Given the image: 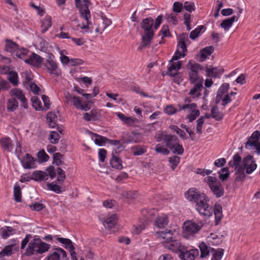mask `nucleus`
Listing matches in <instances>:
<instances>
[{"mask_svg": "<svg viewBox=\"0 0 260 260\" xmlns=\"http://www.w3.org/2000/svg\"><path fill=\"white\" fill-rule=\"evenodd\" d=\"M51 17L50 16H46L41 22V31L45 33L51 26Z\"/></svg>", "mask_w": 260, "mask_h": 260, "instance_id": "nucleus-34", "label": "nucleus"}, {"mask_svg": "<svg viewBox=\"0 0 260 260\" xmlns=\"http://www.w3.org/2000/svg\"><path fill=\"white\" fill-rule=\"evenodd\" d=\"M166 246L170 250L175 252H179L185 250V246L179 240H172Z\"/></svg>", "mask_w": 260, "mask_h": 260, "instance_id": "nucleus-21", "label": "nucleus"}, {"mask_svg": "<svg viewBox=\"0 0 260 260\" xmlns=\"http://www.w3.org/2000/svg\"><path fill=\"white\" fill-rule=\"evenodd\" d=\"M188 80L192 84L203 82V78L199 75V72L203 70L199 63L194 61L190 60L187 64Z\"/></svg>", "mask_w": 260, "mask_h": 260, "instance_id": "nucleus-4", "label": "nucleus"}, {"mask_svg": "<svg viewBox=\"0 0 260 260\" xmlns=\"http://www.w3.org/2000/svg\"><path fill=\"white\" fill-rule=\"evenodd\" d=\"M154 34V31H148L145 33V34L142 36V42L141 45L139 47V49H143L151 43Z\"/></svg>", "mask_w": 260, "mask_h": 260, "instance_id": "nucleus-23", "label": "nucleus"}, {"mask_svg": "<svg viewBox=\"0 0 260 260\" xmlns=\"http://www.w3.org/2000/svg\"><path fill=\"white\" fill-rule=\"evenodd\" d=\"M76 6L79 9L81 17L86 21V24L82 25L80 28L85 30L86 32H91L89 30L90 22L89 19L91 18L90 12L88 6L90 4L89 0H75Z\"/></svg>", "mask_w": 260, "mask_h": 260, "instance_id": "nucleus-3", "label": "nucleus"}, {"mask_svg": "<svg viewBox=\"0 0 260 260\" xmlns=\"http://www.w3.org/2000/svg\"><path fill=\"white\" fill-rule=\"evenodd\" d=\"M32 180L36 181H43L47 180L48 176L51 179L56 177V172L53 167L50 166L46 170V172L42 171H35L32 174Z\"/></svg>", "mask_w": 260, "mask_h": 260, "instance_id": "nucleus-10", "label": "nucleus"}, {"mask_svg": "<svg viewBox=\"0 0 260 260\" xmlns=\"http://www.w3.org/2000/svg\"><path fill=\"white\" fill-rule=\"evenodd\" d=\"M9 93L11 97L19 100L24 108L27 109L28 108L27 99L21 90L18 88L13 89L10 91Z\"/></svg>", "mask_w": 260, "mask_h": 260, "instance_id": "nucleus-14", "label": "nucleus"}, {"mask_svg": "<svg viewBox=\"0 0 260 260\" xmlns=\"http://www.w3.org/2000/svg\"><path fill=\"white\" fill-rule=\"evenodd\" d=\"M183 8L188 12H191L195 10V6L193 2H186L184 3Z\"/></svg>", "mask_w": 260, "mask_h": 260, "instance_id": "nucleus-63", "label": "nucleus"}, {"mask_svg": "<svg viewBox=\"0 0 260 260\" xmlns=\"http://www.w3.org/2000/svg\"><path fill=\"white\" fill-rule=\"evenodd\" d=\"M205 180L216 198H219L224 194L223 187L220 181L216 177L208 176L205 178Z\"/></svg>", "mask_w": 260, "mask_h": 260, "instance_id": "nucleus-8", "label": "nucleus"}, {"mask_svg": "<svg viewBox=\"0 0 260 260\" xmlns=\"http://www.w3.org/2000/svg\"><path fill=\"white\" fill-rule=\"evenodd\" d=\"M67 257L66 252L63 249L58 248L47 256V260H66Z\"/></svg>", "mask_w": 260, "mask_h": 260, "instance_id": "nucleus-17", "label": "nucleus"}, {"mask_svg": "<svg viewBox=\"0 0 260 260\" xmlns=\"http://www.w3.org/2000/svg\"><path fill=\"white\" fill-rule=\"evenodd\" d=\"M170 128L174 132L176 133L181 138L185 139V133L179 128L177 126L175 125H171L170 126Z\"/></svg>", "mask_w": 260, "mask_h": 260, "instance_id": "nucleus-50", "label": "nucleus"}, {"mask_svg": "<svg viewBox=\"0 0 260 260\" xmlns=\"http://www.w3.org/2000/svg\"><path fill=\"white\" fill-rule=\"evenodd\" d=\"M197 123L196 126V131L197 133L201 135L202 134V129L203 124L204 123L205 120H204V117L203 116H201L198 120H197Z\"/></svg>", "mask_w": 260, "mask_h": 260, "instance_id": "nucleus-55", "label": "nucleus"}, {"mask_svg": "<svg viewBox=\"0 0 260 260\" xmlns=\"http://www.w3.org/2000/svg\"><path fill=\"white\" fill-rule=\"evenodd\" d=\"M22 77L24 79V83L29 82L32 79L31 73L28 71H25L21 73Z\"/></svg>", "mask_w": 260, "mask_h": 260, "instance_id": "nucleus-61", "label": "nucleus"}, {"mask_svg": "<svg viewBox=\"0 0 260 260\" xmlns=\"http://www.w3.org/2000/svg\"><path fill=\"white\" fill-rule=\"evenodd\" d=\"M18 74L16 72H10L8 75V79L14 85L18 84Z\"/></svg>", "mask_w": 260, "mask_h": 260, "instance_id": "nucleus-53", "label": "nucleus"}, {"mask_svg": "<svg viewBox=\"0 0 260 260\" xmlns=\"http://www.w3.org/2000/svg\"><path fill=\"white\" fill-rule=\"evenodd\" d=\"M50 245L40 239H34L29 243L24 255L31 256L34 254H42L47 251L50 248Z\"/></svg>", "mask_w": 260, "mask_h": 260, "instance_id": "nucleus-2", "label": "nucleus"}, {"mask_svg": "<svg viewBox=\"0 0 260 260\" xmlns=\"http://www.w3.org/2000/svg\"><path fill=\"white\" fill-rule=\"evenodd\" d=\"M111 166L116 169L121 170L123 169L122 161L121 159L112 153V157L110 160Z\"/></svg>", "mask_w": 260, "mask_h": 260, "instance_id": "nucleus-33", "label": "nucleus"}, {"mask_svg": "<svg viewBox=\"0 0 260 260\" xmlns=\"http://www.w3.org/2000/svg\"><path fill=\"white\" fill-rule=\"evenodd\" d=\"M185 196L189 201L195 203V209L201 215L205 218L209 217L212 215L214 211L216 222L221 220L222 217L221 205L215 204L213 210L209 204L210 199L205 193L201 192L196 188H191L185 193Z\"/></svg>", "mask_w": 260, "mask_h": 260, "instance_id": "nucleus-1", "label": "nucleus"}, {"mask_svg": "<svg viewBox=\"0 0 260 260\" xmlns=\"http://www.w3.org/2000/svg\"><path fill=\"white\" fill-rule=\"evenodd\" d=\"M14 199L17 202H20L21 201V191L20 186L16 184L14 187Z\"/></svg>", "mask_w": 260, "mask_h": 260, "instance_id": "nucleus-46", "label": "nucleus"}, {"mask_svg": "<svg viewBox=\"0 0 260 260\" xmlns=\"http://www.w3.org/2000/svg\"><path fill=\"white\" fill-rule=\"evenodd\" d=\"M47 186L50 190L56 193H59L61 192V187L56 184L53 183H47Z\"/></svg>", "mask_w": 260, "mask_h": 260, "instance_id": "nucleus-59", "label": "nucleus"}, {"mask_svg": "<svg viewBox=\"0 0 260 260\" xmlns=\"http://www.w3.org/2000/svg\"><path fill=\"white\" fill-rule=\"evenodd\" d=\"M223 249H219L217 250H214L212 252L213 253V255L211 260H221L223 254Z\"/></svg>", "mask_w": 260, "mask_h": 260, "instance_id": "nucleus-56", "label": "nucleus"}, {"mask_svg": "<svg viewBox=\"0 0 260 260\" xmlns=\"http://www.w3.org/2000/svg\"><path fill=\"white\" fill-rule=\"evenodd\" d=\"M214 51L213 46L207 47L201 51V56L202 61H205L207 58L210 56Z\"/></svg>", "mask_w": 260, "mask_h": 260, "instance_id": "nucleus-37", "label": "nucleus"}, {"mask_svg": "<svg viewBox=\"0 0 260 260\" xmlns=\"http://www.w3.org/2000/svg\"><path fill=\"white\" fill-rule=\"evenodd\" d=\"M37 157L38 158L39 161L40 163L46 162L48 161L49 158V155L44 150H42L38 152Z\"/></svg>", "mask_w": 260, "mask_h": 260, "instance_id": "nucleus-48", "label": "nucleus"}, {"mask_svg": "<svg viewBox=\"0 0 260 260\" xmlns=\"http://www.w3.org/2000/svg\"><path fill=\"white\" fill-rule=\"evenodd\" d=\"M62 155L60 153H55L53 154V161L57 166H60L63 164L61 161Z\"/></svg>", "mask_w": 260, "mask_h": 260, "instance_id": "nucleus-62", "label": "nucleus"}, {"mask_svg": "<svg viewBox=\"0 0 260 260\" xmlns=\"http://www.w3.org/2000/svg\"><path fill=\"white\" fill-rule=\"evenodd\" d=\"M211 116L216 120H220L223 118V114L219 111L216 106H214L212 108Z\"/></svg>", "mask_w": 260, "mask_h": 260, "instance_id": "nucleus-41", "label": "nucleus"}, {"mask_svg": "<svg viewBox=\"0 0 260 260\" xmlns=\"http://www.w3.org/2000/svg\"><path fill=\"white\" fill-rule=\"evenodd\" d=\"M44 66L49 74L58 75L59 69L58 64L54 59L53 56H50L48 58L44 63Z\"/></svg>", "mask_w": 260, "mask_h": 260, "instance_id": "nucleus-13", "label": "nucleus"}, {"mask_svg": "<svg viewBox=\"0 0 260 260\" xmlns=\"http://www.w3.org/2000/svg\"><path fill=\"white\" fill-rule=\"evenodd\" d=\"M153 19L151 18H147L143 19L141 23V27L146 32L154 31L152 29Z\"/></svg>", "mask_w": 260, "mask_h": 260, "instance_id": "nucleus-30", "label": "nucleus"}, {"mask_svg": "<svg viewBox=\"0 0 260 260\" xmlns=\"http://www.w3.org/2000/svg\"><path fill=\"white\" fill-rule=\"evenodd\" d=\"M235 170H236V181H241L245 177V170H246L245 166L243 165V163L242 165H239L235 167Z\"/></svg>", "mask_w": 260, "mask_h": 260, "instance_id": "nucleus-31", "label": "nucleus"}, {"mask_svg": "<svg viewBox=\"0 0 260 260\" xmlns=\"http://www.w3.org/2000/svg\"><path fill=\"white\" fill-rule=\"evenodd\" d=\"M222 173H220L219 172L218 173L219 174V178L222 181L226 180L229 177V171L228 168H223L221 169Z\"/></svg>", "mask_w": 260, "mask_h": 260, "instance_id": "nucleus-58", "label": "nucleus"}, {"mask_svg": "<svg viewBox=\"0 0 260 260\" xmlns=\"http://www.w3.org/2000/svg\"><path fill=\"white\" fill-rule=\"evenodd\" d=\"M199 248L201 251V257L202 258L206 257L209 255L210 252H212L214 251V249L207 245L204 242L200 244Z\"/></svg>", "mask_w": 260, "mask_h": 260, "instance_id": "nucleus-27", "label": "nucleus"}, {"mask_svg": "<svg viewBox=\"0 0 260 260\" xmlns=\"http://www.w3.org/2000/svg\"><path fill=\"white\" fill-rule=\"evenodd\" d=\"M57 117L56 115L52 112H49L47 116V122L51 128H54L56 125Z\"/></svg>", "mask_w": 260, "mask_h": 260, "instance_id": "nucleus-36", "label": "nucleus"}, {"mask_svg": "<svg viewBox=\"0 0 260 260\" xmlns=\"http://www.w3.org/2000/svg\"><path fill=\"white\" fill-rule=\"evenodd\" d=\"M22 166L25 169H32L37 168L36 159L30 154L26 153L20 160Z\"/></svg>", "mask_w": 260, "mask_h": 260, "instance_id": "nucleus-12", "label": "nucleus"}, {"mask_svg": "<svg viewBox=\"0 0 260 260\" xmlns=\"http://www.w3.org/2000/svg\"><path fill=\"white\" fill-rule=\"evenodd\" d=\"M168 222L169 220L167 216L165 214H162L157 217L155 221V225L158 228H164L168 225Z\"/></svg>", "mask_w": 260, "mask_h": 260, "instance_id": "nucleus-29", "label": "nucleus"}, {"mask_svg": "<svg viewBox=\"0 0 260 260\" xmlns=\"http://www.w3.org/2000/svg\"><path fill=\"white\" fill-rule=\"evenodd\" d=\"M0 145L2 149L8 152H12L13 149V141L9 137L0 139Z\"/></svg>", "mask_w": 260, "mask_h": 260, "instance_id": "nucleus-24", "label": "nucleus"}, {"mask_svg": "<svg viewBox=\"0 0 260 260\" xmlns=\"http://www.w3.org/2000/svg\"><path fill=\"white\" fill-rule=\"evenodd\" d=\"M199 251L197 249H190L188 250L185 246V250L181 251L179 256L180 258L184 260H194V258L198 256Z\"/></svg>", "mask_w": 260, "mask_h": 260, "instance_id": "nucleus-15", "label": "nucleus"}, {"mask_svg": "<svg viewBox=\"0 0 260 260\" xmlns=\"http://www.w3.org/2000/svg\"><path fill=\"white\" fill-rule=\"evenodd\" d=\"M56 240L59 243L63 244L64 247L69 250L71 248L73 249V247H74L72 241L69 239L57 237Z\"/></svg>", "mask_w": 260, "mask_h": 260, "instance_id": "nucleus-38", "label": "nucleus"}, {"mask_svg": "<svg viewBox=\"0 0 260 260\" xmlns=\"http://www.w3.org/2000/svg\"><path fill=\"white\" fill-rule=\"evenodd\" d=\"M146 152V148L144 146H137L133 148V154L135 156L141 155Z\"/></svg>", "mask_w": 260, "mask_h": 260, "instance_id": "nucleus-57", "label": "nucleus"}, {"mask_svg": "<svg viewBox=\"0 0 260 260\" xmlns=\"http://www.w3.org/2000/svg\"><path fill=\"white\" fill-rule=\"evenodd\" d=\"M203 27V26L200 25L197 27L193 30L191 31L190 34V38H191L192 40H194L197 37H198Z\"/></svg>", "mask_w": 260, "mask_h": 260, "instance_id": "nucleus-60", "label": "nucleus"}, {"mask_svg": "<svg viewBox=\"0 0 260 260\" xmlns=\"http://www.w3.org/2000/svg\"><path fill=\"white\" fill-rule=\"evenodd\" d=\"M32 106L37 110H43L44 108L41 106V102L37 96H32L31 99Z\"/></svg>", "mask_w": 260, "mask_h": 260, "instance_id": "nucleus-44", "label": "nucleus"}, {"mask_svg": "<svg viewBox=\"0 0 260 260\" xmlns=\"http://www.w3.org/2000/svg\"><path fill=\"white\" fill-rule=\"evenodd\" d=\"M206 75L213 78H219L223 73L222 68L207 66L205 69Z\"/></svg>", "mask_w": 260, "mask_h": 260, "instance_id": "nucleus-19", "label": "nucleus"}, {"mask_svg": "<svg viewBox=\"0 0 260 260\" xmlns=\"http://www.w3.org/2000/svg\"><path fill=\"white\" fill-rule=\"evenodd\" d=\"M170 65L168 68V74L171 77L178 76L177 72L181 69L182 67V62L177 61L174 62L172 59L170 61Z\"/></svg>", "mask_w": 260, "mask_h": 260, "instance_id": "nucleus-18", "label": "nucleus"}, {"mask_svg": "<svg viewBox=\"0 0 260 260\" xmlns=\"http://www.w3.org/2000/svg\"><path fill=\"white\" fill-rule=\"evenodd\" d=\"M238 18L239 16H233L232 17L225 19L221 22L220 26L223 28L225 31H228L232 26L233 23L238 21Z\"/></svg>", "mask_w": 260, "mask_h": 260, "instance_id": "nucleus-25", "label": "nucleus"}, {"mask_svg": "<svg viewBox=\"0 0 260 260\" xmlns=\"http://www.w3.org/2000/svg\"><path fill=\"white\" fill-rule=\"evenodd\" d=\"M155 151L158 153L164 155H169L170 151V150L167 148V147L161 144H158L156 145L155 148Z\"/></svg>", "mask_w": 260, "mask_h": 260, "instance_id": "nucleus-40", "label": "nucleus"}, {"mask_svg": "<svg viewBox=\"0 0 260 260\" xmlns=\"http://www.w3.org/2000/svg\"><path fill=\"white\" fill-rule=\"evenodd\" d=\"M165 144L166 146L170 149L173 153H177L179 155L183 154L184 149L182 145L179 144V140L177 137L173 135L168 134L165 137Z\"/></svg>", "mask_w": 260, "mask_h": 260, "instance_id": "nucleus-7", "label": "nucleus"}, {"mask_svg": "<svg viewBox=\"0 0 260 260\" xmlns=\"http://www.w3.org/2000/svg\"><path fill=\"white\" fill-rule=\"evenodd\" d=\"M57 180L59 183H62L66 179V174L64 171L62 170L60 168H57Z\"/></svg>", "mask_w": 260, "mask_h": 260, "instance_id": "nucleus-51", "label": "nucleus"}, {"mask_svg": "<svg viewBox=\"0 0 260 260\" xmlns=\"http://www.w3.org/2000/svg\"><path fill=\"white\" fill-rule=\"evenodd\" d=\"M155 236L160 240H161L162 242L168 243L173 239V232L171 230L157 231L155 233Z\"/></svg>", "mask_w": 260, "mask_h": 260, "instance_id": "nucleus-20", "label": "nucleus"}, {"mask_svg": "<svg viewBox=\"0 0 260 260\" xmlns=\"http://www.w3.org/2000/svg\"><path fill=\"white\" fill-rule=\"evenodd\" d=\"M229 88V84L228 83H224L223 84L217 92V97H216V101L218 102L220 99L221 98L222 94L225 92H226Z\"/></svg>", "mask_w": 260, "mask_h": 260, "instance_id": "nucleus-43", "label": "nucleus"}, {"mask_svg": "<svg viewBox=\"0 0 260 260\" xmlns=\"http://www.w3.org/2000/svg\"><path fill=\"white\" fill-rule=\"evenodd\" d=\"M259 137V132H254L246 143L245 148L249 149L253 147L256 150L258 154H260V142H258Z\"/></svg>", "mask_w": 260, "mask_h": 260, "instance_id": "nucleus-11", "label": "nucleus"}, {"mask_svg": "<svg viewBox=\"0 0 260 260\" xmlns=\"http://www.w3.org/2000/svg\"><path fill=\"white\" fill-rule=\"evenodd\" d=\"M64 98V103L66 104H72L78 109L86 111L90 109L87 102H84L83 103L81 98L76 96L70 93L69 92H67L65 94Z\"/></svg>", "mask_w": 260, "mask_h": 260, "instance_id": "nucleus-6", "label": "nucleus"}, {"mask_svg": "<svg viewBox=\"0 0 260 260\" xmlns=\"http://www.w3.org/2000/svg\"><path fill=\"white\" fill-rule=\"evenodd\" d=\"M117 216L116 214H112L107 217L104 221L103 224L106 228L111 229L116 223Z\"/></svg>", "mask_w": 260, "mask_h": 260, "instance_id": "nucleus-32", "label": "nucleus"}, {"mask_svg": "<svg viewBox=\"0 0 260 260\" xmlns=\"http://www.w3.org/2000/svg\"><path fill=\"white\" fill-rule=\"evenodd\" d=\"M25 62L30 64L36 67H40L43 62L42 58L39 55L33 53L28 57V58L25 59Z\"/></svg>", "mask_w": 260, "mask_h": 260, "instance_id": "nucleus-22", "label": "nucleus"}, {"mask_svg": "<svg viewBox=\"0 0 260 260\" xmlns=\"http://www.w3.org/2000/svg\"><path fill=\"white\" fill-rule=\"evenodd\" d=\"M12 245H8L5 246L0 252V257H4L5 256H8L12 253Z\"/></svg>", "mask_w": 260, "mask_h": 260, "instance_id": "nucleus-52", "label": "nucleus"}, {"mask_svg": "<svg viewBox=\"0 0 260 260\" xmlns=\"http://www.w3.org/2000/svg\"><path fill=\"white\" fill-rule=\"evenodd\" d=\"M18 107V102L14 98H10L7 103V108L9 112H13Z\"/></svg>", "mask_w": 260, "mask_h": 260, "instance_id": "nucleus-35", "label": "nucleus"}, {"mask_svg": "<svg viewBox=\"0 0 260 260\" xmlns=\"http://www.w3.org/2000/svg\"><path fill=\"white\" fill-rule=\"evenodd\" d=\"M179 161L180 157L177 156H174L169 158V162L172 164V168L173 170L177 166Z\"/></svg>", "mask_w": 260, "mask_h": 260, "instance_id": "nucleus-64", "label": "nucleus"}, {"mask_svg": "<svg viewBox=\"0 0 260 260\" xmlns=\"http://www.w3.org/2000/svg\"><path fill=\"white\" fill-rule=\"evenodd\" d=\"M129 138L128 143H139L142 140L141 135L138 133H133Z\"/></svg>", "mask_w": 260, "mask_h": 260, "instance_id": "nucleus-54", "label": "nucleus"}, {"mask_svg": "<svg viewBox=\"0 0 260 260\" xmlns=\"http://www.w3.org/2000/svg\"><path fill=\"white\" fill-rule=\"evenodd\" d=\"M202 222L196 223L191 220L184 222L183 226V236L187 239L192 238L203 227Z\"/></svg>", "mask_w": 260, "mask_h": 260, "instance_id": "nucleus-5", "label": "nucleus"}, {"mask_svg": "<svg viewBox=\"0 0 260 260\" xmlns=\"http://www.w3.org/2000/svg\"><path fill=\"white\" fill-rule=\"evenodd\" d=\"M94 136H95V138L93 141L95 144L99 146H103L107 143L108 138L97 134H94Z\"/></svg>", "mask_w": 260, "mask_h": 260, "instance_id": "nucleus-45", "label": "nucleus"}, {"mask_svg": "<svg viewBox=\"0 0 260 260\" xmlns=\"http://www.w3.org/2000/svg\"><path fill=\"white\" fill-rule=\"evenodd\" d=\"M194 86L190 90L189 94L192 98H198L201 95V92L203 88V83H194Z\"/></svg>", "mask_w": 260, "mask_h": 260, "instance_id": "nucleus-26", "label": "nucleus"}, {"mask_svg": "<svg viewBox=\"0 0 260 260\" xmlns=\"http://www.w3.org/2000/svg\"><path fill=\"white\" fill-rule=\"evenodd\" d=\"M241 157L238 154H235L232 158V160L229 162V165L230 167H237L240 165L241 162Z\"/></svg>", "mask_w": 260, "mask_h": 260, "instance_id": "nucleus-42", "label": "nucleus"}, {"mask_svg": "<svg viewBox=\"0 0 260 260\" xmlns=\"http://www.w3.org/2000/svg\"><path fill=\"white\" fill-rule=\"evenodd\" d=\"M5 49L7 52H13L18 49L17 45L14 42L7 40Z\"/></svg>", "mask_w": 260, "mask_h": 260, "instance_id": "nucleus-39", "label": "nucleus"}, {"mask_svg": "<svg viewBox=\"0 0 260 260\" xmlns=\"http://www.w3.org/2000/svg\"><path fill=\"white\" fill-rule=\"evenodd\" d=\"M15 233V230L11 226H5L1 229L0 235L4 239Z\"/></svg>", "mask_w": 260, "mask_h": 260, "instance_id": "nucleus-28", "label": "nucleus"}, {"mask_svg": "<svg viewBox=\"0 0 260 260\" xmlns=\"http://www.w3.org/2000/svg\"><path fill=\"white\" fill-rule=\"evenodd\" d=\"M122 196L130 200H133L138 197L137 192L135 191H124L122 192Z\"/></svg>", "mask_w": 260, "mask_h": 260, "instance_id": "nucleus-49", "label": "nucleus"}, {"mask_svg": "<svg viewBox=\"0 0 260 260\" xmlns=\"http://www.w3.org/2000/svg\"><path fill=\"white\" fill-rule=\"evenodd\" d=\"M243 165L246 169L247 174H250L252 173L256 168V164L253 160V156L251 155H247L243 161Z\"/></svg>", "mask_w": 260, "mask_h": 260, "instance_id": "nucleus-16", "label": "nucleus"}, {"mask_svg": "<svg viewBox=\"0 0 260 260\" xmlns=\"http://www.w3.org/2000/svg\"><path fill=\"white\" fill-rule=\"evenodd\" d=\"M60 139L59 134L56 131H51L49 135V140L52 144H56Z\"/></svg>", "mask_w": 260, "mask_h": 260, "instance_id": "nucleus-47", "label": "nucleus"}, {"mask_svg": "<svg viewBox=\"0 0 260 260\" xmlns=\"http://www.w3.org/2000/svg\"><path fill=\"white\" fill-rule=\"evenodd\" d=\"M178 107L179 110H185L187 113L186 118L190 122H192L200 115V111L197 109V105L194 103L179 105Z\"/></svg>", "mask_w": 260, "mask_h": 260, "instance_id": "nucleus-9", "label": "nucleus"}]
</instances>
